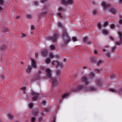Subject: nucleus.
Wrapping results in <instances>:
<instances>
[{
	"label": "nucleus",
	"mask_w": 122,
	"mask_h": 122,
	"mask_svg": "<svg viewBox=\"0 0 122 122\" xmlns=\"http://www.w3.org/2000/svg\"><path fill=\"white\" fill-rule=\"evenodd\" d=\"M62 38L65 44L68 43L70 41V39L68 34L65 30H64L62 33Z\"/></svg>",
	"instance_id": "1"
},
{
	"label": "nucleus",
	"mask_w": 122,
	"mask_h": 122,
	"mask_svg": "<svg viewBox=\"0 0 122 122\" xmlns=\"http://www.w3.org/2000/svg\"><path fill=\"white\" fill-rule=\"evenodd\" d=\"M59 36L58 33L56 32L52 36H47L46 37V39L47 40H51L53 42H55L56 41L59 37Z\"/></svg>",
	"instance_id": "2"
},
{
	"label": "nucleus",
	"mask_w": 122,
	"mask_h": 122,
	"mask_svg": "<svg viewBox=\"0 0 122 122\" xmlns=\"http://www.w3.org/2000/svg\"><path fill=\"white\" fill-rule=\"evenodd\" d=\"M117 33L119 36L118 38L120 41H117L116 43V44L117 45H119L122 43V32L119 31H118Z\"/></svg>",
	"instance_id": "3"
},
{
	"label": "nucleus",
	"mask_w": 122,
	"mask_h": 122,
	"mask_svg": "<svg viewBox=\"0 0 122 122\" xmlns=\"http://www.w3.org/2000/svg\"><path fill=\"white\" fill-rule=\"evenodd\" d=\"M62 3L64 5H70L73 4V0H62Z\"/></svg>",
	"instance_id": "4"
},
{
	"label": "nucleus",
	"mask_w": 122,
	"mask_h": 122,
	"mask_svg": "<svg viewBox=\"0 0 122 122\" xmlns=\"http://www.w3.org/2000/svg\"><path fill=\"white\" fill-rule=\"evenodd\" d=\"M51 64L53 65H56L57 68H58V66H60L61 67H62L63 66L61 62L57 61H53L52 62Z\"/></svg>",
	"instance_id": "5"
},
{
	"label": "nucleus",
	"mask_w": 122,
	"mask_h": 122,
	"mask_svg": "<svg viewBox=\"0 0 122 122\" xmlns=\"http://www.w3.org/2000/svg\"><path fill=\"white\" fill-rule=\"evenodd\" d=\"M45 71L47 77L49 78L52 79V74L50 70L48 68H47L46 70Z\"/></svg>",
	"instance_id": "6"
},
{
	"label": "nucleus",
	"mask_w": 122,
	"mask_h": 122,
	"mask_svg": "<svg viewBox=\"0 0 122 122\" xmlns=\"http://www.w3.org/2000/svg\"><path fill=\"white\" fill-rule=\"evenodd\" d=\"M84 86L81 84H80L78 85L74 91H79L84 89Z\"/></svg>",
	"instance_id": "7"
},
{
	"label": "nucleus",
	"mask_w": 122,
	"mask_h": 122,
	"mask_svg": "<svg viewBox=\"0 0 122 122\" xmlns=\"http://www.w3.org/2000/svg\"><path fill=\"white\" fill-rule=\"evenodd\" d=\"M32 94L33 96L32 99L34 100H36L39 96V94L35 92L32 91Z\"/></svg>",
	"instance_id": "8"
},
{
	"label": "nucleus",
	"mask_w": 122,
	"mask_h": 122,
	"mask_svg": "<svg viewBox=\"0 0 122 122\" xmlns=\"http://www.w3.org/2000/svg\"><path fill=\"white\" fill-rule=\"evenodd\" d=\"M52 80V85L54 86H56L58 85V82L57 79L55 78H53L51 79Z\"/></svg>",
	"instance_id": "9"
},
{
	"label": "nucleus",
	"mask_w": 122,
	"mask_h": 122,
	"mask_svg": "<svg viewBox=\"0 0 122 122\" xmlns=\"http://www.w3.org/2000/svg\"><path fill=\"white\" fill-rule=\"evenodd\" d=\"M81 80L82 82H84L86 85H87L89 84L88 80L85 77H83L81 78Z\"/></svg>",
	"instance_id": "10"
},
{
	"label": "nucleus",
	"mask_w": 122,
	"mask_h": 122,
	"mask_svg": "<svg viewBox=\"0 0 122 122\" xmlns=\"http://www.w3.org/2000/svg\"><path fill=\"white\" fill-rule=\"evenodd\" d=\"M69 96V94L68 93H65L63 94L60 100V102L61 103L62 102V99L68 97Z\"/></svg>",
	"instance_id": "11"
},
{
	"label": "nucleus",
	"mask_w": 122,
	"mask_h": 122,
	"mask_svg": "<svg viewBox=\"0 0 122 122\" xmlns=\"http://www.w3.org/2000/svg\"><path fill=\"white\" fill-rule=\"evenodd\" d=\"M30 60L31 61L32 66L34 68H36V62L34 60L33 58H31Z\"/></svg>",
	"instance_id": "12"
},
{
	"label": "nucleus",
	"mask_w": 122,
	"mask_h": 122,
	"mask_svg": "<svg viewBox=\"0 0 122 122\" xmlns=\"http://www.w3.org/2000/svg\"><path fill=\"white\" fill-rule=\"evenodd\" d=\"M25 69L26 72L28 73H29L32 70V67L29 66H27L26 67Z\"/></svg>",
	"instance_id": "13"
},
{
	"label": "nucleus",
	"mask_w": 122,
	"mask_h": 122,
	"mask_svg": "<svg viewBox=\"0 0 122 122\" xmlns=\"http://www.w3.org/2000/svg\"><path fill=\"white\" fill-rule=\"evenodd\" d=\"M86 90L87 91H94L96 90V88L94 87L91 86L88 89H86Z\"/></svg>",
	"instance_id": "14"
},
{
	"label": "nucleus",
	"mask_w": 122,
	"mask_h": 122,
	"mask_svg": "<svg viewBox=\"0 0 122 122\" xmlns=\"http://www.w3.org/2000/svg\"><path fill=\"white\" fill-rule=\"evenodd\" d=\"M102 5L105 8H106L107 7H108L110 6L109 4H107L104 1H103L102 3Z\"/></svg>",
	"instance_id": "15"
},
{
	"label": "nucleus",
	"mask_w": 122,
	"mask_h": 122,
	"mask_svg": "<svg viewBox=\"0 0 122 122\" xmlns=\"http://www.w3.org/2000/svg\"><path fill=\"white\" fill-rule=\"evenodd\" d=\"M38 111L37 109H34L32 112V114L34 116H36L38 114Z\"/></svg>",
	"instance_id": "16"
},
{
	"label": "nucleus",
	"mask_w": 122,
	"mask_h": 122,
	"mask_svg": "<svg viewBox=\"0 0 122 122\" xmlns=\"http://www.w3.org/2000/svg\"><path fill=\"white\" fill-rule=\"evenodd\" d=\"M42 55L43 56H46L47 54V52L46 50H44L41 51Z\"/></svg>",
	"instance_id": "17"
},
{
	"label": "nucleus",
	"mask_w": 122,
	"mask_h": 122,
	"mask_svg": "<svg viewBox=\"0 0 122 122\" xmlns=\"http://www.w3.org/2000/svg\"><path fill=\"white\" fill-rule=\"evenodd\" d=\"M102 50L105 52L106 56L110 58V53L108 52H106L105 50L104 49H103Z\"/></svg>",
	"instance_id": "18"
},
{
	"label": "nucleus",
	"mask_w": 122,
	"mask_h": 122,
	"mask_svg": "<svg viewBox=\"0 0 122 122\" xmlns=\"http://www.w3.org/2000/svg\"><path fill=\"white\" fill-rule=\"evenodd\" d=\"M110 11L112 14H115L116 13V10L113 8H111L110 9Z\"/></svg>",
	"instance_id": "19"
},
{
	"label": "nucleus",
	"mask_w": 122,
	"mask_h": 122,
	"mask_svg": "<svg viewBox=\"0 0 122 122\" xmlns=\"http://www.w3.org/2000/svg\"><path fill=\"white\" fill-rule=\"evenodd\" d=\"M96 83L99 86H100L102 84V82L101 81L99 80H96Z\"/></svg>",
	"instance_id": "20"
},
{
	"label": "nucleus",
	"mask_w": 122,
	"mask_h": 122,
	"mask_svg": "<svg viewBox=\"0 0 122 122\" xmlns=\"http://www.w3.org/2000/svg\"><path fill=\"white\" fill-rule=\"evenodd\" d=\"M7 45H3L2 47L0 48V50L2 51L4 50L7 48Z\"/></svg>",
	"instance_id": "21"
},
{
	"label": "nucleus",
	"mask_w": 122,
	"mask_h": 122,
	"mask_svg": "<svg viewBox=\"0 0 122 122\" xmlns=\"http://www.w3.org/2000/svg\"><path fill=\"white\" fill-rule=\"evenodd\" d=\"M50 47L51 49L52 50H54L56 49V47L54 45H52L50 46Z\"/></svg>",
	"instance_id": "22"
},
{
	"label": "nucleus",
	"mask_w": 122,
	"mask_h": 122,
	"mask_svg": "<svg viewBox=\"0 0 122 122\" xmlns=\"http://www.w3.org/2000/svg\"><path fill=\"white\" fill-rule=\"evenodd\" d=\"M31 15L29 14H27L26 15V18L29 20H30L31 19Z\"/></svg>",
	"instance_id": "23"
},
{
	"label": "nucleus",
	"mask_w": 122,
	"mask_h": 122,
	"mask_svg": "<svg viewBox=\"0 0 122 122\" xmlns=\"http://www.w3.org/2000/svg\"><path fill=\"white\" fill-rule=\"evenodd\" d=\"M61 71L60 70H57L56 71V75L57 76L60 75L61 72Z\"/></svg>",
	"instance_id": "24"
},
{
	"label": "nucleus",
	"mask_w": 122,
	"mask_h": 122,
	"mask_svg": "<svg viewBox=\"0 0 122 122\" xmlns=\"http://www.w3.org/2000/svg\"><path fill=\"white\" fill-rule=\"evenodd\" d=\"M117 48L115 46H114L112 47L111 49V51L112 52H115Z\"/></svg>",
	"instance_id": "25"
},
{
	"label": "nucleus",
	"mask_w": 122,
	"mask_h": 122,
	"mask_svg": "<svg viewBox=\"0 0 122 122\" xmlns=\"http://www.w3.org/2000/svg\"><path fill=\"white\" fill-rule=\"evenodd\" d=\"M49 7V5H45L43 9L46 10V11L48 10Z\"/></svg>",
	"instance_id": "26"
},
{
	"label": "nucleus",
	"mask_w": 122,
	"mask_h": 122,
	"mask_svg": "<svg viewBox=\"0 0 122 122\" xmlns=\"http://www.w3.org/2000/svg\"><path fill=\"white\" fill-rule=\"evenodd\" d=\"M94 74L93 72H92L90 73L89 76L91 78H92L94 77Z\"/></svg>",
	"instance_id": "27"
},
{
	"label": "nucleus",
	"mask_w": 122,
	"mask_h": 122,
	"mask_svg": "<svg viewBox=\"0 0 122 122\" xmlns=\"http://www.w3.org/2000/svg\"><path fill=\"white\" fill-rule=\"evenodd\" d=\"M50 62V59L48 58H47L45 61V62L46 64H49Z\"/></svg>",
	"instance_id": "28"
},
{
	"label": "nucleus",
	"mask_w": 122,
	"mask_h": 122,
	"mask_svg": "<svg viewBox=\"0 0 122 122\" xmlns=\"http://www.w3.org/2000/svg\"><path fill=\"white\" fill-rule=\"evenodd\" d=\"M102 33L103 34L105 35L107 34H108V32L106 30H103L102 31Z\"/></svg>",
	"instance_id": "29"
},
{
	"label": "nucleus",
	"mask_w": 122,
	"mask_h": 122,
	"mask_svg": "<svg viewBox=\"0 0 122 122\" xmlns=\"http://www.w3.org/2000/svg\"><path fill=\"white\" fill-rule=\"evenodd\" d=\"M58 25L59 27L62 28V24L60 22L58 23Z\"/></svg>",
	"instance_id": "30"
},
{
	"label": "nucleus",
	"mask_w": 122,
	"mask_h": 122,
	"mask_svg": "<svg viewBox=\"0 0 122 122\" xmlns=\"http://www.w3.org/2000/svg\"><path fill=\"white\" fill-rule=\"evenodd\" d=\"M103 62V61H102L100 60L99 61L97 62V65L98 66H99L100 64H101Z\"/></svg>",
	"instance_id": "31"
},
{
	"label": "nucleus",
	"mask_w": 122,
	"mask_h": 122,
	"mask_svg": "<svg viewBox=\"0 0 122 122\" xmlns=\"http://www.w3.org/2000/svg\"><path fill=\"white\" fill-rule=\"evenodd\" d=\"M97 27L99 30H101V24L99 23L97 24Z\"/></svg>",
	"instance_id": "32"
},
{
	"label": "nucleus",
	"mask_w": 122,
	"mask_h": 122,
	"mask_svg": "<svg viewBox=\"0 0 122 122\" xmlns=\"http://www.w3.org/2000/svg\"><path fill=\"white\" fill-rule=\"evenodd\" d=\"M72 40L74 41H77V39L76 37H73L72 38Z\"/></svg>",
	"instance_id": "33"
},
{
	"label": "nucleus",
	"mask_w": 122,
	"mask_h": 122,
	"mask_svg": "<svg viewBox=\"0 0 122 122\" xmlns=\"http://www.w3.org/2000/svg\"><path fill=\"white\" fill-rule=\"evenodd\" d=\"M57 15L59 16L60 18H62V17L61 13L60 12H59L57 13Z\"/></svg>",
	"instance_id": "34"
},
{
	"label": "nucleus",
	"mask_w": 122,
	"mask_h": 122,
	"mask_svg": "<svg viewBox=\"0 0 122 122\" xmlns=\"http://www.w3.org/2000/svg\"><path fill=\"white\" fill-rule=\"evenodd\" d=\"M33 106V104L32 103H30L29 104V106L30 108H32Z\"/></svg>",
	"instance_id": "35"
},
{
	"label": "nucleus",
	"mask_w": 122,
	"mask_h": 122,
	"mask_svg": "<svg viewBox=\"0 0 122 122\" xmlns=\"http://www.w3.org/2000/svg\"><path fill=\"white\" fill-rule=\"evenodd\" d=\"M36 120V118L34 117H32L31 118V121L32 122H34Z\"/></svg>",
	"instance_id": "36"
},
{
	"label": "nucleus",
	"mask_w": 122,
	"mask_h": 122,
	"mask_svg": "<svg viewBox=\"0 0 122 122\" xmlns=\"http://www.w3.org/2000/svg\"><path fill=\"white\" fill-rule=\"evenodd\" d=\"M50 57L51 58H53L55 56H54L53 53H51L50 54Z\"/></svg>",
	"instance_id": "37"
},
{
	"label": "nucleus",
	"mask_w": 122,
	"mask_h": 122,
	"mask_svg": "<svg viewBox=\"0 0 122 122\" xmlns=\"http://www.w3.org/2000/svg\"><path fill=\"white\" fill-rule=\"evenodd\" d=\"M47 13L46 11H45L42 12L41 13V15H45Z\"/></svg>",
	"instance_id": "38"
},
{
	"label": "nucleus",
	"mask_w": 122,
	"mask_h": 122,
	"mask_svg": "<svg viewBox=\"0 0 122 122\" xmlns=\"http://www.w3.org/2000/svg\"><path fill=\"white\" fill-rule=\"evenodd\" d=\"M88 38L87 37H85L83 38V40L84 42H86L87 41Z\"/></svg>",
	"instance_id": "39"
},
{
	"label": "nucleus",
	"mask_w": 122,
	"mask_h": 122,
	"mask_svg": "<svg viewBox=\"0 0 122 122\" xmlns=\"http://www.w3.org/2000/svg\"><path fill=\"white\" fill-rule=\"evenodd\" d=\"M93 14L94 15L96 14L97 13V10L96 9L92 11Z\"/></svg>",
	"instance_id": "40"
},
{
	"label": "nucleus",
	"mask_w": 122,
	"mask_h": 122,
	"mask_svg": "<svg viewBox=\"0 0 122 122\" xmlns=\"http://www.w3.org/2000/svg\"><path fill=\"white\" fill-rule=\"evenodd\" d=\"M58 10L59 11H60V10L63 11H65V10L63 8H62L61 7H60L59 8Z\"/></svg>",
	"instance_id": "41"
},
{
	"label": "nucleus",
	"mask_w": 122,
	"mask_h": 122,
	"mask_svg": "<svg viewBox=\"0 0 122 122\" xmlns=\"http://www.w3.org/2000/svg\"><path fill=\"white\" fill-rule=\"evenodd\" d=\"M9 117L10 119H12L13 117V116L10 114H8Z\"/></svg>",
	"instance_id": "42"
},
{
	"label": "nucleus",
	"mask_w": 122,
	"mask_h": 122,
	"mask_svg": "<svg viewBox=\"0 0 122 122\" xmlns=\"http://www.w3.org/2000/svg\"><path fill=\"white\" fill-rule=\"evenodd\" d=\"M109 90L110 91L113 92H115L116 91L114 89H113L111 88L109 89Z\"/></svg>",
	"instance_id": "43"
},
{
	"label": "nucleus",
	"mask_w": 122,
	"mask_h": 122,
	"mask_svg": "<svg viewBox=\"0 0 122 122\" xmlns=\"http://www.w3.org/2000/svg\"><path fill=\"white\" fill-rule=\"evenodd\" d=\"M91 61L93 62H95L96 61V59L94 58H92L91 59Z\"/></svg>",
	"instance_id": "44"
},
{
	"label": "nucleus",
	"mask_w": 122,
	"mask_h": 122,
	"mask_svg": "<svg viewBox=\"0 0 122 122\" xmlns=\"http://www.w3.org/2000/svg\"><path fill=\"white\" fill-rule=\"evenodd\" d=\"M25 88H26L25 87H22L21 88V89L23 91V92L24 93H25Z\"/></svg>",
	"instance_id": "45"
},
{
	"label": "nucleus",
	"mask_w": 122,
	"mask_h": 122,
	"mask_svg": "<svg viewBox=\"0 0 122 122\" xmlns=\"http://www.w3.org/2000/svg\"><path fill=\"white\" fill-rule=\"evenodd\" d=\"M108 23L107 22H105L104 23L103 26L104 27H106V26L108 25Z\"/></svg>",
	"instance_id": "46"
},
{
	"label": "nucleus",
	"mask_w": 122,
	"mask_h": 122,
	"mask_svg": "<svg viewBox=\"0 0 122 122\" xmlns=\"http://www.w3.org/2000/svg\"><path fill=\"white\" fill-rule=\"evenodd\" d=\"M114 25L113 24H111L110 25V27L111 29H113L114 28Z\"/></svg>",
	"instance_id": "47"
},
{
	"label": "nucleus",
	"mask_w": 122,
	"mask_h": 122,
	"mask_svg": "<svg viewBox=\"0 0 122 122\" xmlns=\"http://www.w3.org/2000/svg\"><path fill=\"white\" fill-rule=\"evenodd\" d=\"M26 36V35L25 34L23 33L21 34V37H25Z\"/></svg>",
	"instance_id": "48"
},
{
	"label": "nucleus",
	"mask_w": 122,
	"mask_h": 122,
	"mask_svg": "<svg viewBox=\"0 0 122 122\" xmlns=\"http://www.w3.org/2000/svg\"><path fill=\"white\" fill-rule=\"evenodd\" d=\"M35 5L36 6H38V5L39 3L37 1H35L34 2Z\"/></svg>",
	"instance_id": "49"
},
{
	"label": "nucleus",
	"mask_w": 122,
	"mask_h": 122,
	"mask_svg": "<svg viewBox=\"0 0 122 122\" xmlns=\"http://www.w3.org/2000/svg\"><path fill=\"white\" fill-rule=\"evenodd\" d=\"M45 111L46 112H48L49 111V109L48 108H46L44 109Z\"/></svg>",
	"instance_id": "50"
},
{
	"label": "nucleus",
	"mask_w": 122,
	"mask_h": 122,
	"mask_svg": "<svg viewBox=\"0 0 122 122\" xmlns=\"http://www.w3.org/2000/svg\"><path fill=\"white\" fill-rule=\"evenodd\" d=\"M35 28L33 25H32L31 26V30H35Z\"/></svg>",
	"instance_id": "51"
},
{
	"label": "nucleus",
	"mask_w": 122,
	"mask_h": 122,
	"mask_svg": "<svg viewBox=\"0 0 122 122\" xmlns=\"http://www.w3.org/2000/svg\"><path fill=\"white\" fill-rule=\"evenodd\" d=\"M55 57L57 59H59L60 57V56L59 55H56L55 56Z\"/></svg>",
	"instance_id": "52"
},
{
	"label": "nucleus",
	"mask_w": 122,
	"mask_h": 122,
	"mask_svg": "<svg viewBox=\"0 0 122 122\" xmlns=\"http://www.w3.org/2000/svg\"><path fill=\"white\" fill-rule=\"evenodd\" d=\"M115 77V76L114 74L112 75L111 76V79Z\"/></svg>",
	"instance_id": "53"
},
{
	"label": "nucleus",
	"mask_w": 122,
	"mask_h": 122,
	"mask_svg": "<svg viewBox=\"0 0 122 122\" xmlns=\"http://www.w3.org/2000/svg\"><path fill=\"white\" fill-rule=\"evenodd\" d=\"M42 117H40L39 118L38 120L39 121H42Z\"/></svg>",
	"instance_id": "54"
},
{
	"label": "nucleus",
	"mask_w": 122,
	"mask_h": 122,
	"mask_svg": "<svg viewBox=\"0 0 122 122\" xmlns=\"http://www.w3.org/2000/svg\"><path fill=\"white\" fill-rule=\"evenodd\" d=\"M4 1L3 0H0V4L1 5L4 3Z\"/></svg>",
	"instance_id": "55"
},
{
	"label": "nucleus",
	"mask_w": 122,
	"mask_h": 122,
	"mask_svg": "<svg viewBox=\"0 0 122 122\" xmlns=\"http://www.w3.org/2000/svg\"><path fill=\"white\" fill-rule=\"evenodd\" d=\"M119 22L120 24H122V20H119Z\"/></svg>",
	"instance_id": "56"
},
{
	"label": "nucleus",
	"mask_w": 122,
	"mask_h": 122,
	"mask_svg": "<svg viewBox=\"0 0 122 122\" xmlns=\"http://www.w3.org/2000/svg\"><path fill=\"white\" fill-rule=\"evenodd\" d=\"M91 42L90 41H86V43H87V44L88 45H89L90 44H91Z\"/></svg>",
	"instance_id": "57"
},
{
	"label": "nucleus",
	"mask_w": 122,
	"mask_h": 122,
	"mask_svg": "<svg viewBox=\"0 0 122 122\" xmlns=\"http://www.w3.org/2000/svg\"><path fill=\"white\" fill-rule=\"evenodd\" d=\"M56 121V119L55 117H54L53 118V120L52 121V122H55Z\"/></svg>",
	"instance_id": "58"
},
{
	"label": "nucleus",
	"mask_w": 122,
	"mask_h": 122,
	"mask_svg": "<svg viewBox=\"0 0 122 122\" xmlns=\"http://www.w3.org/2000/svg\"><path fill=\"white\" fill-rule=\"evenodd\" d=\"M94 53L95 54H98V52L96 50H95L94 51Z\"/></svg>",
	"instance_id": "59"
},
{
	"label": "nucleus",
	"mask_w": 122,
	"mask_h": 122,
	"mask_svg": "<svg viewBox=\"0 0 122 122\" xmlns=\"http://www.w3.org/2000/svg\"><path fill=\"white\" fill-rule=\"evenodd\" d=\"M110 39L112 40H113V41L114 40V39H113V38L112 37H111V36H110Z\"/></svg>",
	"instance_id": "60"
},
{
	"label": "nucleus",
	"mask_w": 122,
	"mask_h": 122,
	"mask_svg": "<svg viewBox=\"0 0 122 122\" xmlns=\"http://www.w3.org/2000/svg\"><path fill=\"white\" fill-rule=\"evenodd\" d=\"M46 103V101H44L42 102V104L44 105Z\"/></svg>",
	"instance_id": "61"
},
{
	"label": "nucleus",
	"mask_w": 122,
	"mask_h": 122,
	"mask_svg": "<svg viewBox=\"0 0 122 122\" xmlns=\"http://www.w3.org/2000/svg\"><path fill=\"white\" fill-rule=\"evenodd\" d=\"M35 56H36V57H37V56H38V53H35Z\"/></svg>",
	"instance_id": "62"
},
{
	"label": "nucleus",
	"mask_w": 122,
	"mask_h": 122,
	"mask_svg": "<svg viewBox=\"0 0 122 122\" xmlns=\"http://www.w3.org/2000/svg\"><path fill=\"white\" fill-rule=\"evenodd\" d=\"M19 17V16H17L16 17V19H18Z\"/></svg>",
	"instance_id": "63"
},
{
	"label": "nucleus",
	"mask_w": 122,
	"mask_h": 122,
	"mask_svg": "<svg viewBox=\"0 0 122 122\" xmlns=\"http://www.w3.org/2000/svg\"><path fill=\"white\" fill-rule=\"evenodd\" d=\"M119 2L120 3H122V0H119Z\"/></svg>",
	"instance_id": "64"
}]
</instances>
